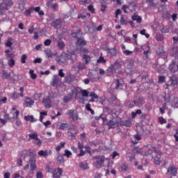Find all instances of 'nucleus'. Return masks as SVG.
<instances>
[{"label":"nucleus","mask_w":178,"mask_h":178,"mask_svg":"<svg viewBox=\"0 0 178 178\" xmlns=\"http://www.w3.org/2000/svg\"><path fill=\"white\" fill-rule=\"evenodd\" d=\"M164 100L165 102H170V98H172V96L170 95V93L165 94V95L163 97Z\"/></svg>","instance_id":"nucleus-37"},{"label":"nucleus","mask_w":178,"mask_h":178,"mask_svg":"<svg viewBox=\"0 0 178 178\" xmlns=\"http://www.w3.org/2000/svg\"><path fill=\"white\" fill-rule=\"evenodd\" d=\"M25 104L26 106H31L32 105H34V101L31 99V98L26 97V99L25 100Z\"/></svg>","instance_id":"nucleus-27"},{"label":"nucleus","mask_w":178,"mask_h":178,"mask_svg":"<svg viewBox=\"0 0 178 178\" xmlns=\"http://www.w3.org/2000/svg\"><path fill=\"white\" fill-rule=\"evenodd\" d=\"M120 86H122V83H120V80L116 79L115 90H118L119 87H120Z\"/></svg>","instance_id":"nucleus-48"},{"label":"nucleus","mask_w":178,"mask_h":178,"mask_svg":"<svg viewBox=\"0 0 178 178\" xmlns=\"http://www.w3.org/2000/svg\"><path fill=\"white\" fill-rule=\"evenodd\" d=\"M29 74H30L31 79H32V80H35V79H37V75L35 74H34L33 70H31L29 71Z\"/></svg>","instance_id":"nucleus-34"},{"label":"nucleus","mask_w":178,"mask_h":178,"mask_svg":"<svg viewBox=\"0 0 178 178\" xmlns=\"http://www.w3.org/2000/svg\"><path fill=\"white\" fill-rule=\"evenodd\" d=\"M88 10L91 12V13H95V8H94V6L92 5H89L88 6Z\"/></svg>","instance_id":"nucleus-50"},{"label":"nucleus","mask_w":178,"mask_h":178,"mask_svg":"<svg viewBox=\"0 0 178 178\" xmlns=\"http://www.w3.org/2000/svg\"><path fill=\"white\" fill-rule=\"evenodd\" d=\"M178 82H177V78L175 79H171V86H177Z\"/></svg>","instance_id":"nucleus-60"},{"label":"nucleus","mask_w":178,"mask_h":178,"mask_svg":"<svg viewBox=\"0 0 178 178\" xmlns=\"http://www.w3.org/2000/svg\"><path fill=\"white\" fill-rule=\"evenodd\" d=\"M81 94L82 97H88L90 92L87 90H81Z\"/></svg>","instance_id":"nucleus-38"},{"label":"nucleus","mask_w":178,"mask_h":178,"mask_svg":"<svg viewBox=\"0 0 178 178\" xmlns=\"http://www.w3.org/2000/svg\"><path fill=\"white\" fill-rule=\"evenodd\" d=\"M42 104H44V108L46 109H49L51 108V99L49 98H46L42 100Z\"/></svg>","instance_id":"nucleus-16"},{"label":"nucleus","mask_w":178,"mask_h":178,"mask_svg":"<svg viewBox=\"0 0 178 178\" xmlns=\"http://www.w3.org/2000/svg\"><path fill=\"white\" fill-rule=\"evenodd\" d=\"M156 54L160 58H165V50L163 49V46H160L156 50Z\"/></svg>","instance_id":"nucleus-13"},{"label":"nucleus","mask_w":178,"mask_h":178,"mask_svg":"<svg viewBox=\"0 0 178 178\" xmlns=\"http://www.w3.org/2000/svg\"><path fill=\"white\" fill-rule=\"evenodd\" d=\"M24 120H26V122H31V123H34L37 120V119L34 118V116L33 115H27L24 117Z\"/></svg>","instance_id":"nucleus-24"},{"label":"nucleus","mask_w":178,"mask_h":178,"mask_svg":"<svg viewBox=\"0 0 178 178\" xmlns=\"http://www.w3.org/2000/svg\"><path fill=\"white\" fill-rule=\"evenodd\" d=\"M148 75H143L142 76V79H141V81L143 83V84H147V83H148Z\"/></svg>","instance_id":"nucleus-33"},{"label":"nucleus","mask_w":178,"mask_h":178,"mask_svg":"<svg viewBox=\"0 0 178 178\" xmlns=\"http://www.w3.org/2000/svg\"><path fill=\"white\" fill-rule=\"evenodd\" d=\"M120 24L122 25L127 24V21L124 19V17H123V15H122L120 18Z\"/></svg>","instance_id":"nucleus-53"},{"label":"nucleus","mask_w":178,"mask_h":178,"mask_svg":"<svg viewBox=\"0 0 178 178\" xmlns=\"http://www.w3.org/2000/svg\"><path fill=\"white\" fill-rule=\"evenodd\" d=\"M11 73H9L5 70L2 71L1 78L3 79V80H8V79H9Z\"/></svg>","instance_id":"nucleus-20"},{"label":"nucleus","mask_w":178,"mask_h":178,"mask_svg":"<svg viewBox=\"0 0 178 178\" xmlns=\"http://www.w3.org/2000/svg\"><path fill=\"white\" fill-rule=\"evenodd\" d=\"M33 10H34V8L31 7V8L26 10L25 12L24 13V15L25 16H31Z\"/></svg>","instance_id":"nucleus-30"},{"label":"nucleus","mask_w":178,"mask_h":178,"mask_svg":"<svg viewBox=\"0 0 178 178\" xmlns=\"http://www.w3.org/2000/svg\"><path fill=\"white\" fill-rule=\"evenodd\" d=\"M159 123L161 124H164L166 123V120L163 118V117H159Z\"/></svg>","instance_id":"nucleus-47"},{"label":"nucleus","mask_w":178,"mask_h":178,"mask_svg":"<svg viewBox=\"0 0 178 178\" xmlns=\"http://www.w3.org/2000/svg\"><path fill=\"white\" fill-rule=\"evenodd\" d=\"M59 83V76L58 75H54L52 81L51 82V86L52 87H58V84Z\"/></svg>","instance_id":"nucleus-14"},{"label":"nucleus","mask_w":178,"mask_h":178,"mask_svg":"<svg viewBox=\"0 0 178 178\" xmlns=\"http://www.w3.org/2000/svg\"><path fill=\"white\" fill-rule=\"evenodd\" d=\"M146 2L149 6H153V7L156 6V4L154 3V0H146Z\"/></svg>","instance_id":"nucleus-42"},{"label":"nucleus","mask_w":178,"mask_h":178,"mask_svg":"<svg viewBox=\"0 0 178 178\" xmlns=\"http://www.w3.org/2000/svg\"><path fill=\"white\" fill-rule=\"evenodd\" d=\"M29 137L32 140H38V135H37V134L35 133L29 134Z\"/></svg>","instance_id":"nucleus-36"},{"label":"nucleus","mask_w":178,"mask_h":178,"mask_svg":"<svg viewBox=\"0 0 178 178\" xmlns=\"http://www.w3.org/2000/svg\"><path fill=\"white\" fill-rule=\"evenodd\" d=\"M154 155L153 156V162L155 165H160L161 164V156H162V153L161 151L157 152L156 147H154Z\"/></svg>","instance_id":"nucleus-2"},{"label":"nucleus","mask_w":178,"mask_h":178,"mask_svg":"<svg viewBox=\"0 0 178 178\" xmlns=\"http://www.w3.org/2000/svg\"><path fill=\"white\" fill-rule=\"evenodd\" d=\"M67 115H68L69 119H72L73 121L79 120V113L76 109L68 110Z\"/></svg>","instance_id":"nucleus-3"},{"label":"nucleus","mask_w":178,"mask_h":178,"mask_svg":"<svg viewBox=\"0 0 178 178\" xmlns=\"http://www.w3.org/2000/svg\"><path fill=\"white\" fill-rule=\"evenodd\" d=\"M129 5L131 6V8H133V10H131V12H134L137 9V5L136 4V2L132 1L129 3Z\"/></svg>","instance_id":"nucleus-39"},{"label":"nucleus","mask_w":178,"mask_h":178,"mask_svg":"<svg viewBox=\"0 0 178 178\" xmlns=\"http://www.w3.org/2000/svg\"><path fill=\"white\" fill-rule=\"evenodd\" d=\"M166 80V78L165 77V76H159V83H165V81Z\"/></svg>","instance_id":"nucleus-45"},{"label":"nucleus","mask_w":178,"mask_h":178,"mask_svg":"<svg viewBox=\"0 0 178 178\" xmlns=\"http://www.w3.org/2000/svg\"><path fill=\"white\" fill-rule=\"evenodd\" d=\"M136 106L141 108L145 104V99L143 97H139L138 100L136 101Z\"/></svg>","instance_id":"nucleus-11"},{"label":"nucleus","mask_w":178,"mask_h":178,"mask_svg":"<svg viewBox=\"0 0 178 178\" xmlns=\"http://www.w3.org/2000/svg\"><path fill=\"white\" fill-rule=\"evenodd\" d=\"M13 42H12V38H8L7 42H6V47H12L13 45Z\"/></svg>","instance_id":"nucleus-49"},{"label":"nucleus","mask_w":178,"mask_h":178,"mask_svg":"<svg viewBox=\"0 0 178 178\" xmlns=\"http://www.w3.org/2000/svg\"><path fill=\"white\" fill-rule=\"evenodd\" d=\"M108 52L111 55V56H115V55H116V49H108Z\"/></svg>","instance_id":"nucleus-41"},{"label":"nucleus","mask_w":178,"mask_h":178,"mask_svg":"<svg viewBox=\"0 0 178 178\" xmlns=\"http://www.w3.org/2000/svg\"><path fill=\"white\" fill-rule=\"evenodd\" d=\"M65 59V60H67L68 59H72V54L70 53H63L61 56L60 59Z\"/></svg>","instance_id":"nucleus-23"},{"label":"nucleus","mask_w":178,"mask_h":178,"mask_svg":"<svg viewBox=\"0 0 178 178\" xmlns=\"http://www.w3.org/2000/svg\"><path fill=\"white\" fill-rule=\"evenodd\" d=\"M176 173H177V170H176L175 166L169 167L167 171V175L168 176H170V175H172V176H176Z\"/></svg>","instance_id":"nucleus-10"},{"label":"nucleus","mask_w":178,"mask_h":178,"mask_svg":"<svg viewBox=\"0 0 178 178\" xmlns=\"http://www.w3.org/2000/svg\"><path fill=\"white\" fill-rule=\"evenodd\" d=\"M52 42V41L50 39H47L44 42V44L46 47H49V44Z\"/></svg>","instance_id":"nucleus-58"},{"label":"nucleus","mask_w":178,"mask_h":178,"mask_svg":"<svg viewBox=\"0 0 178 178\" xmlns=\"http://www.w3.org/2000/svg\"><path fill=\"white\" fill-rule=\"evenodd\" d=\"M83 59L84 60L85 65H88V63H90V62L91 61V57L87 54L83 55Z\"/></svg>","instance_id":"nucleus-21"},{"label":"nucleus","mask_w":178,"mask_h":178,"mask_svg":"<svg viewBox=\"0 0 178 178\" xmlns=\"http://www.w3.org/2000/svg\"><path fill=\"white\" fill-rule=\"evenodd\" d=\"M71 155H72V152L69 151V149H65V153L63 156H66L67 158H69Z\"/></svg>","instance_id":"nucleus-44"},{"label":"nucleus","mask_w":178,"mask_h":178,"mask_svg":"<svg viewBox=\"0 0 178 178\" xmlns=\"http://www.w3.org/2000/svg\"><path fill=\"white\" fill-rule=\"evenodd\" d=\"M86 152L83 149H80V153L77 154V156H84Z\"/></svg>","instance_id":"nucleus-62"},{"label":"nucleus","mask_w":178,"mask_h":178,"mask_svg":"<svg viewBox=\"0 0 178 178\" xmlns=\"http://www.w3.org/2000/svg\"><path fill=\"white\" fill-rule=\"evenodd\" d=\"M62 173H63V170L60 168L55 169L52 172L54 178H60L62 177Z\"/></svg>","instance_id":"nucleus-6"},{"label":"nucleus","mask_w":178,"mask_h":178,"mask_svg":"<svg viewBox=\"0 0 178 178\" xmlns=\"http://www.w3.org/2000/svg\"><path fill=\"white\" fill-rule=\"evenodd\" d=\"M8 66H10V67H13V66H15V64L16 63V62L13 60V58H10L8 62Z\"/></svg>","instance_id":"nucleus-43"},{"label":"nucleus","mask_w":178,"mask_h":178,"mask_svg":"<svg viewBox=\"0 0 178 178\" xmlns=\"http://www.w3.org/2000/svg\"><path fill=\"white\" fill-rule=\"evenodd\" d=\"M161 33H162V34H166L169 33V29L163 27L161 30Z\"/></svg>","instance_id":"nucleus-54"},{"label":"nucleus","mask_w":178,"mask_h":178,"mask_svg":"<svg viewBox=\"0 0 178 178\" xmlns=\"http://www.w3.org/2000/svg\"><path fill=\"white\" fill-rule=\"evenodd\" d=\"M72 35L74 38H81V37H83V33L81 32V31L79 30L76 32H73L72 33Z\"/></svg>","instance_id":"nucleus-18"},{"label":"nucleus","mask_w":178,"mask_h":178,"mask_svg":"<svg viewBox=\"0 0 178 178\" xmlns=\"http://www.w3.org/2000/svg\"><path fill=\"white\" fill-rule=\"evenodd\" d=\"M172 56L175 58V59H178V47H174L172 49Z\"/></svg>","instance_id":"nucleus-28"},{"label":"nucleus","mask_w":178,"mask_h":178,"mask_svg":"<svg viewBox=\"0 0 178 178\" xmlns=\"http://www.w3.org/2000/svg\"><path fill=\"white\" fill-rule=\"evenodd\" d=\"M93 159L96 161L94 163V165L95 166V168H97V169H99L101 166H102V163L105 162V156H96L93 157Z\"/></svg>","instance_id":"nucleus-1"},{"label":"nucleus","mask_w":178,"mask_h":178,"mask_svg":"<svg viewBox=\"0 0 178 178\" xmlns=\"http://www.w3.org/2000/svg\"><path fill=\"white\" fill-rule=\"evenodd\" d=\"M57 47L59 49H63V48H65V42H63L62 40H58V42H57Z\"/></svg>","instance_id":"nucleus-25"},{"label":"nucleus","mask_w":178,"mask_h":178,"mask_svg":"<svg viewBox=\"0 0 178 178\" xmlns=\"http://www.w3.org/2000/svg\"><path fill=\"white\" fill-rule=\"evenodd\" d=\"M19 111H16L15 113L13 114V119H15L16 120H17V119H19Z\"/></svg>","instance_id":"nucleus-46"},{"label":"nucleus","mask_w":178,"mask_h":178,"mask_svg":"<svg viewBox=\"0 0 178 178\" xmlns=\"http://www.w3.org/2000/svg\"><path fill=\"white\" fill-rule=\"evenodd\" d=\"M79 168L83 170H87V169H88V163H87V162H81L79 163Z\"/></svg>","instance_id":"nucleus-26"},{"label":"nucleus","mask_w":178,"mask_h":178,"mask_svg":"<svg viewBox=\"0 0 178 178\" xmlns=\"http://www.w3.org/2000/svg\"><path fill=\"white\" fill-rule=\"evenodd\" d=\"M147 114L144 113L140 115V120L141 122H145L147 120Z\"/></svg>","instance_id":"nucleus-56"},{"label":"nucleus","mask_w":178,"mask_h":178,"mask_svg":"<svg viewBox=\"0 0 178 178\" xmlns=\"http://www.w3.org/2000/svg\"><path fill=\"white\" fill-rule=\"evenodd\" d=\"M122 67V65L119 61H115L113 65H111L110 67H108V71L111 72V74H115L116 73V71L119 70Z\"/></svg>","instance_id":"nucleus-4"},{"label":"nucleus","mask_w":178,"mask_h":178,"mask_svg":"<svg viewBox=\"0 0 178 178\" xmlns=\"http://www.w3.org/2000/svg\"><path fill=\"white\" fill-rule=\"evenodd\" d=\"M77 67L79 69V70H84V69H86V63H81V62H79L77 63Z\"/></svg>","instance_id":"nucleus-29"},{"label":"nucleus","mask_w":178,"mask_h":178,"mask_svg":"<svg viewBox=\"0 0 178 178\" xmlns=\"http://www.w3.org/2000/svg\"><path fill=\"white\" fill-rule=\"evenodd\" d=\"M11 75H10V78L11 80H13V81H17V76H16V74H15V72H13V70L11 71Z\"/></svg>","instance_id":"nucleus-40"},{"label":"nucleus","mask_w":178,"mask_h":178,"mask_svg":"<svg viewBox=\"0 0 178 178\" xmlns=\"http://www.w3.org/2000/svg\"><path fill=\"white\" fill-rule=\"evenodd\" d=\"M122 126H125V127H131V121H130V120H126L125 121H123Z\"/></svg>","instance_id":"nucleus-31"},{"label":"nucleus","mask_w":178,"mask_h":178,"mask_svg":"<svg viewBox=\"0 0 178 178\" xmlns=\"http://www.w3.org/2000/svg\"><path fill=\"white\" fill-rule=\"evenodd\" d=\"M67 127H68V124L66 121H63V122H60L58 126V129L60 130H65V129H67Z\"/></svg>","instance_id":"nucleus-22"},{"label":"nucleus","mask_w":178,"mask_h":178,"mask_svg":"<svg viewBox=\"0 0 178 178\" xmlns=\"http://www.w3.org/2000/svg\"><path fill=\"white\" fill-rule=\"evenodd\" d=\"M26 59H27V55L23 54L21 57V63H26Z\"/></svg>","instance_id":"nucleus-52"},{"label":"nucleus","mask_w":178,"mask_h":178,"mask_svg":"<svg viewBox=\"0 0 178 178\" xmlns=\"http://www.w3.org/2000/svg\"><path fill=\"white\" fill-rule=\"evenodd\" d=\"M76 44L81 47H84V45H87V42L84 40V37H81L77 39Z\"/></svg>","instance_id":"nucleus-17"},{"label":"nucleus","mask_w":178,"mask_h":178,"mask_svg":"<svg viewBox=\"0 0 178 178\" xmlns=\"http://www.w3.org/2000/svg\"><path fill=\"white\" fill-rule=\"evenodd\" d=\"M44 54L47 56V58H52V51H51V49H45Z\"/></svg>","instance_id":"nucleus-32"},{"label":"nucleus","mask_w":178,"mask_h":178,"mask_svg":"<svg viewBox=\"0 0 178 178\" xmlns=\"http://www.w3.org/2000/svg\"><path fill=\"white\" fill-rule=\"evenodd\" d=\"M48 8H52V5H54V0H50L46 3Z\"/></svg>","instance_id":"nucleus-61"},{"label":"nucleus","mask_w":178,"mask_h":178,"mask_svg":"<svg viewBox=\"0 0 178 178\" xmlns=\"http://www.w3.org/2000/svg\"><path fill=\"white\" fill-rule=\"evenodd\" d=\"M17 164L18 165V166H23V160L22 159V158H19L17 160Z\"/></svg>","instance_id":"nucleus-59"},{"label":"nucleus","mask_w":178,"mask_h":178,"mask_svg":"<svg viewBox=\"0 0 178 178\" xmlns=\"http://www.w3.org/2000/svg\"><path fill=\"white\" fill-rule=\"evenodd\" d=\"M56 162H58L59 165H65V158L63 154L58 153L56 157H55Z\"/></svg>","instance_id":"nucleus-7"},{"label":"nucleus","mask_w":178,"mask_h":178,"mask_svg":"<svg viewBox=\"0 0 178 178\" xmlns=\"http://www.w3.org/2000/svg\"><path fill=\"white\" fill-rule=\"evenodd\" d=\"M168 69L172 73H176V72H178L177 61H172V63L169 65Z\"/></svg>","instance_id":"nucleus-5"},{"label":"nucleus","mask_w":178,"mask_h":178,"mask_svg":"<svg viewBox=\"0 0 178 178\" xmlns=\"http://www.w3.org/2000/svg\"><path fill=\"white\" fill-rule=\"evenodd\" d=\"M131 19H132V20L138 22V24L141 23V22H143V18L140 16H139L138 15H137L136 13H134V15L131 16Z\"/></svg>","instance_id":"nucleus-15"},{"label":"nucleus","mask_w":178,"mask_h":178,"mask_svg":"<svg viewBox=\"0 0 178 178\" xmlns=\"http://www.w3.org/2000/svg\"><path fill=\"white\" fill-rule=\"evenodd\" d=\"M121 169H122V170H124V172H126L129 169V165H127L124 163H122L121 165Z\"/></svg>","instance_id":"nucleus-51"},{"label":"nucleus","mask_w":178,"mask_h":178,"mask_svg":"<svg viewBox=\"0 0 178 178\" xmlns=\"http://www.w3.org/2000/svg\"><path fill=\"white\" fill-rule=\"evenodd\" d=\"M62 19L60 18H57L56 20L53 21L51 23V26L52 27H54V29H58V27L62 26Z\"/></svg>","instance_id":"nucleus-9"},{"label":"nucleus","mask_w":178,"mask_h":178,"mask_svg":"<svg viewBox=\"0 0 178 178\" xmlns=\"http://www.w3.org/2000/svg\"><path fill=\"white\" fill-rule=\"evenodd\" d=\"M97 63H106V60L104 58V56H100L99 57V59H97Z\"/></svg>","instance_id":"nucleus-35"},{"label":"nucleus","mask_w":178,"mask_h":178,"mask_svg":"<svg viewBox=\"0 0 178 178\" xmlns=\"http://www.w3.org/2000/svg\"><path fill=\"white\" fill-rule=\"evenodd\" d=\"M134 105L136 106V100L133 101V102H130L128 104L129 108H134Z\"/></svg>","instance_id":"nucleus-57"},{"label":"nucleus","mask_w":178,"mask_h":178,"mask_svg":"<svg viewBox=\"0 0 178 178\" xmlns=\"http://www.w3.org/2000/svg\"><path fill=\"white\" fill-rule=\"evenodd\" d=\"M29 164L31 170H34V169L37 168V165H35V157L32 156L29 159Z\"/></svg>","instance_id":"nucleus-12"},{"label":"nucleus","mask_w":178,"mask_h":178,"mask_svg":"<svg viewBox=\"0 0 178 178\" xmlns=\"http://www.w3.org/2000/svg\"><path fill=\"white\" fill-rule=\"evenodd\" d=\"M151 47H149V44H145L143 48V54L145 56H148V54H149V51Z\"/></svg>","instance_id":"nucleus-19"},{"label":"nucleus","mask_w":178,"mask_h":178,"mask_svg":"<svg viewBox=\"0 0 178 178\" xmlns=\"http://www.w3.org/2000/svg\"><path fill=\"white\" fill-rule=\"evenodd\" d=\"M38 154L39 156H43V158H47L49 155H52V150H40L38 152Z\"/></svg>","instance_id":"nucleus-8"},{"label":"nucleus","mask_w":178,"mask_h":178,"mask_svg":"<svg viewBox=\"0 0 178 178\" xmlns=\"http://www.w3.org/2000/svg\"><path fill=\"white\" fill-rule=\"evenodd\" d=\"M42 62V58H38L33 60V63H41Z\"/></svg>","instance_id":"nucleus-64"},{"label":"nucleus","mask_w":178,"mask_h":178,"mask_svg":"<svg viewBox=\"0 0 178 178\" xmlns=\"http://www.w3.org/2000/svg\"><path fill=\"white\" fill-rule=\"evenodd\" d=\"M5 53L6 54V56L8 58H12V53H10V50H6Z\"/></svg>","instance_id":"nucleus-63"},{"label":"nucleus","mask_w":178,"mask_h":178,"mask_svg":"<svg viewBox=\"0 0 178 178\" xmlns=\"http://www.w3.org/2000/svg\"><path fill=\"white\" fill-rule=\"evenodd\" d=\"M84 148H85L86 152H88V154H90V155H91V154H92V152H91V147L90 146H88V145H86L84 147Z\"/></svg>","instance_id":"nucleus-55"}]
</instances>
